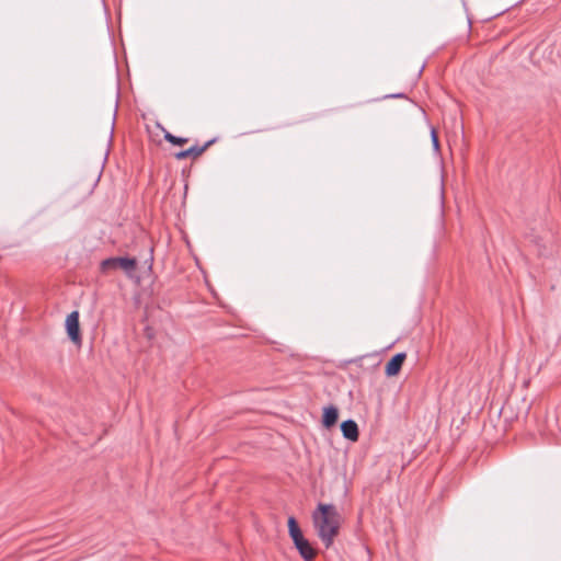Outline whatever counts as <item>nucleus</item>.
<instances>
[{
  "instance_id": "obj_1",
  "label": "nucleus",
  "mask_w": 561,
  "mask_h": 561,
  "mask_svg": "<svg viewBox=\"0 0 561 561\" xmlns=\"http://www.w3.org/2000/svg\"><path fill=\"white\" fill-rule=\"evenodd\" d=\"M312 522L318 537L325 548H330L340 534L342 517L332 504L319 503L312 513Z\"/></svg>"
},
{
  "instance_id": "obj_2",
  "label": "nucleus",
  "mask_w": 561,
  "mask_h": 561,
  "mask_svg": "<svg viewBox=\"0 0 561 561\" xmlns=\"http://www.w3.org/2000/svg\"><path fill=\"white\" fill-rule=\"evenodd\" d=\"M80 313L78 310L71 311L65 321V328L68 339L77 346L82 344V335L80 329Z\"/></svg>"
},
{
  "instance_id": "obj_3",
  "label": "nucleus",
  "mask_w": 561,
  "mask_h": 561,
  "mask_svg": "<svg viewBox=\"0 0 561 561\" xmlns=\"http://www.w3.org/2000/svg\"><path fill=\"white\" fill-rule=\"evenodd\" d=\"M136 266L137 260L128 256H112L101 262V270L104 272L111 268L121 267L126 273L130 274L136 270Z\"/></svg>"
},
{
  "instance_id": "obj_4",
  "label": "nucleus",
  "mask_w": 561,
  "mask_h": 561,
  "mask_svg": "<svg viewBox=\"0 0 561 561\" xmlns=\"http://www.w3.org/2000/svg\"><path fill=\"white\" fill-rule=\"evenodd\" d=\"M215 142H216V138H213L208 141H206L203 146L195 144L187 149L175 152L174 158L176 160H184L188 157L196 159L197 157L202 156Z\"/></svg>"
},
{
  "instance_id": "obj_5",
  "label": "nucleus",
  "mask_w": 561,
  "mask_h": 561,
  "mask_svg": "<svg viewBox=\"0 0 561 561\" xmlns=\"http://www.w3.org/2000/svg\"><path fill=\"white\" fill-rule=\"evenodd\" d=\"M407 358V353L400 352L394 354L386 364L385 366V375L387 377H394L397 376L402 368V365Z\"/></svg>"
},
{
  "instance_id": "obj_6",
  "label": "nucleus",
  "mask_w": 561,
  "mask_h": 561,
  "mask_svg": "<svg viewBox=\"0 0 561 561\" xmlns=\"http://www.w3.org/2000/svg\"><path fill=\"white\" fill-rule=\"evenodd\" d=\"M342 435L345 439H348L351 442H357L359 437V430L357 423L352 420H345L340 425Z\"/></svg>"
},
{
  "instance_id": "obj_7",
  "label": "nucleus",
  "mask_w": 561,
  "mask_h": 561,
  "mask_svg": "<svg viewBox=\"0 0 561 561\" xmlns=\"http://www.w3.org/2000/svg\"><path fill=\"white\" fill-rule=\"evenodd\" d=\"M337 420H339V409L335 405L330 404V405L323 408L322 419H321V423H322L323 427H325L328 430L333 427L337 423Z\"/></svg>"
},
{
  "instance_id": "obj_8",
  "label": "nucleus",
  "mask_w": 561,
  "mask_h": 561,
  "mask_svg": "<svg viewBox=\"0 0 561 561\" xmlns=\"http://www.w3.org/2000/svg\"><path fill=\"white\" fill-rule=\"evenodd\" d=\"M294 545L305 561H312L316 558L317 551L306 538Z\"/></svg>"
},
{
  "instance_id": "obj_9",
  "label": "nucleus",
  "mask_w": 561,
  "mask_h": 561,
  "mask_svg": "<svg viewBox=\"0 0 561 561\" xmlns=\"http://www.w3.org/2000/svg\"><path fill=\"white\" fill-rule=\"evenodd\" d=\"M288 531H289V536L293 539L294 543H296L297 541H300L305 538L296 518L293 516H290L288 518Z\"/></svg>"
},
{
  "instance_id": "obj_10",
  "label": "nucleus",
  "mask_w": 561,
  "mask_h": 561,
  "mask_svg": "<svg viewBox=\"0 0 561 561\" xmlns=\"http://www.w3.org/2000/svg\"><path fill=\"white\" fill-rule=\"evenodd\" d=\"M163 131H164V139L168 142H170L171 145L183 146L188 141V138L175 136V135L171 134L170 131L165 130L164 128H163Z\"/></svg>"
},
{
  "instance_id": "obj_11",
  "label": "nucleus",
  "mask_w": 561,
  "mask_h": 561,
  "mask_svg": "<svg viewBox=\"0 0 561 561\" xmlns=\"http://www.w3.org/2000/svg\"><path fill=\"white\" fill-rule=\"evenodd\" d=\"M431 141L435 151L439 150V139L437 131L434 127L431 128Z\"/></svg>"
},
{
  "instance_id": "obj_12",
  "label": "nucleus",
  "mask_w": 561,
  "mask_h": 561,
  "mask_svg": "<svg viewBox=\"0 0 561 561\" xmlns=\"http://www.w3.org/2000/svg\"><path fill=\"white\" fill-rule=\"evenodd\" d=\"M382 99H408V95L403 92L391 93L382 96Z\"/></svg>"
},
{
  "instance_id": "obj_13",
  "label": "nucleus",
  "mask_w": 561,
  "mask_h": 561,
  "mask_svg": "<svg viewBox=\"0 0 561 561\" xmlns=\"http://www.w3.org/2000/svg\"><path fill=\"white\" fill-rule=\"evenodd\" d=\"M152 248L150 249V255H149V259L146 260V263H148V270H151L152 268V263H153V256H152Z\"/></svg>"
},
{
  "instance_id": "obj_14",
  "label": "nucleus",
  "mask_w": 561,
  "mask_h": 561,
  "mask_svg": "<svg viewBox=\"0 0 561 561\" xmlns=\"http://www.w3.org/2000/svg\"><path fill=\"white\" fill-rule=\"evenodd\" d=\"M360 359H362V357H358V358H356V359L351 360V363H357V362H359Z\"/></svg>"
}]
</instances>
